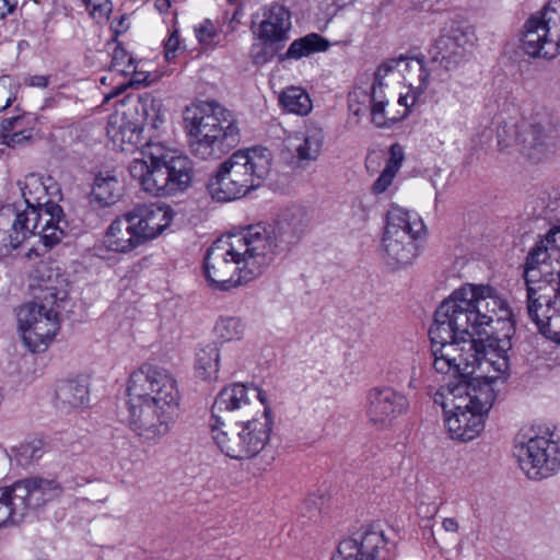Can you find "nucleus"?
Listing matches in <instances>:
<instances>
[{
  "instance_id": "42",
  "label": "nucleus",
  "mask_w": 560,
  "mask_h": 560,
  "mask_svg": "<svg viewBox=\"0 0 560 560\" xmlns=\"http://www.w3.org/2000/svg\"><path fill=\"white\" fill-rule=\"evenodd\" d=\"M440 21L446 24L443 28L446 35L458 33V35L466 36L474 33V26L468 22L466 12H454L452 16L450 14L441 15Z\"/></svg>"
},
{
  "instance_id": "1",
  "label": "nucleus",
  "mask_w": 560,
  "mask_h": 560,
  "mask_svg": "<svg viewBox=\"0 0 560 560\" xmlns=\"http://www.w3.org/2000/svg\"><path fill=\"white\" fill-rule=\"evenodd\" d=\"M511 317L508 302L486 284L466 283L440 304L429 329L432 366L454 381L434 394L435 404L444 409L451 392L463 384L506 380L512 327L503 337L494 336L491 327Z\"/></svg>"
},
{
  "instance_id": "3",
  "label": "nucleus",
  "mask_w": 560,
  "mask_h": 560,
  "mask_svg": "<svg viewBox=\"0 0 560 560\" xmlns=\"http://www.w3.org/2000/svg\"><path fill=\"white\" fill-rule=\"evenodd\" d=\"M128 424L144 443L156 444L167 435L180 413L182 395L167 369L142 364L127 383Z\"/></svg>"
},
{
  "instance_id": "34",
  "label": "nucleus",
  "mask_w": 560,
  "mask_h": 560,
  "mask_svg": "<svg viewBox=\"0 0 560 560\" xmlns=\"http://www.w3.org/2000/svg\"><path fill=\"white\" fill-rule=\"evenodd\" d=\"M409 69L410 71L418 72V83L413 85L410 83L411 94L400 95L398 103L406 107L413 106L417 102V98L423 93L425 88L429 84L430 70L424 66L423 60L420 58H415L407 60L404 58V62L401 67Z\"/></svg>"
},
{
  "instance_id": "51",
  "label": "nucleus",
  "mask_w": 560,
  "mask_h": 560,
  "mask_svg": "<svg viewBox=\"0 0 560 560\" xmlns=\"http://www.w3.org/2000/svg\"><path fill=\"white\" fill-rule=\"evenodd\" d=\"M186 49V45L182 46L180 37H167L164 42V55L167 61L177 57L178 52Z\"/></svg>"
},
{
  "instance_id": "52",
  "label": "nucleus",
  "mask_w": 560,
  "mask_h": 560,
  "mask_svg": "<svg viewBox=\"0 0 560 560\" xmlns=\"http://www.w3.org/2000/svg\"><path fill=\"white\" fill-rule=\"evenodd\" d=\"M404 160V152L400 145L393 144L390 147V156L387 161L385 168H390L393 172L397 173L401 162Z\"/></svg>"
},
{
  "instance_id": "62",
  "label": "nucleus",
  "mask_w": 560,
  "mask_h": 560,
  "mask_svg": "<svg viewBox=\"0 0 560 560\" xmlns=\"http://www.w3.org/2000/svg\"><path fill=\"white\" fill-rule=\"evenodd\" d=\"M25 44H26V42H25V40H22V42H20V43H19V47H20V48L25 47Z\"/></svg>"
},
{
  "instance_id": "33",
  "label": "nucleus",
  "mask_w": 560,
  "mask_h": 560,
  "mask_svg": "<svg viewBox=\"0 0 560 560\" xmlns=\"http://www.w3.org/2000/svg\"><path fill=\"white\" fill-rule=\"evenodd\" d=\"M128 78L126 81L119 83L113 92L109 93L107 98L118 96L128 88L147 86L159 80L160 75L145 68V62L137 60V62L124 74Z\"/></svg>"
},
{
  "instance_id": "59",
  "label": "nucleus",
  "mask_w": 560,
  "mask_h": 560,
  "mask_svg": "<svg viewBox=\"0 0 560 560\" xmlns=\"http://www.w3.org/2000/svg\"><path fill=\"white\" fill-rule=\"evenodd\" d=\"M548 232H555L556 235H557V241L560 242V225L559 226H553L552 229H550Z\"/></svg>"
},
{
  "instance_id": "5",
  "label": "nucleus",
  "mask_w": 560,
  "mask_h": 560,
  "mask_svg": "<svg viewBox=\"0 0 560 560\" xmlns=\"http://www.w3.org/2000/svg\"><path fill=\"white\" fill-rule=\"evenodd\" d=\"M184 127L190 148L201 160L220 159L240 142V129L232 113L217 102H198L185 108Z\"/></svg>"
},
{
  "instance_id": "45",
  "label": "nucleus",
  "mask_w": 560,
  "mask_h": 560,
  "mask_svg": "<svg viewBox=\"0 0 560 560\" xmlns=\"http://www.w3.org/2000/svg\"><path fill=\"white\" fill-rule=\"evenodd\" d=\"M43 441L35 439L31 442L21 444L16 448V457L21 465L28 464L34 459H38L43 455Z\"/></svg>"
},
{
  "instance_id": "49",
  "label": "nucleus",
  "mask_w": 560,
  "mask_h": 560,
  "mask_svg": "<svg viewBox=\"0 0 560 560\" xmlns=\"http://www.w3.org/2000/svg\"><path fill=\"white\" fill-rule=\"evenodd\" d=\"M388 102L382 104H371V117L372 121L377 127H387L389 122H394L395 118H388L385 113V107Z\"/></svg>"
},
{
  "instance_id": "26",
  "label": "nucleus",
  "mask_w": 560,
  "mask_h": 560,
  "mask_svg": "<svg viewBox=\"0 0 560 560\" xmlns=\"http://www.w3.org/2000/svg\"><path fill=\"white\" fill-rule=\"evenodd\" d=\"M89 401L88 386L78 381H62L55 390V406L62 412H70Z\"/></svg>"
},
{
  "instance_id": "60",
  "label": "nucleus",
  "mask_w": 560,
  "mask_h": 560,
  "mask_svg": "<svg viewBox=\"0 0 560 560\" xmlns=\"http://www.w3.org/2000/svg\"><path fill=\"white\" fill-rule=\"evenodd\" d=\"M207 37H197L198 44H203Z\"/></svg>"
},
{
  "instance_id": "7",
  "label": "nucleus",
  "mask_w": 560,
  "mask_h": 560,
  "mask_svg": "<svg viewBox=\"0 0 560 560\" xmlns=\"http://www.w3.org/2000/svg\"><path fill=\"white\" fill-rule=\"evenodd\" d=\"M271 166L272 155L267 148L238 150L210 177L208 192L219 202L237 200L257 189L269 175Z\"/></svg>"
},
{
  "instance_id": "2",
  "label": "nucleus",
  "mask_w": 560,
  "mask_h": 560,
  "mask_svg": "<svg viewBox=\"0 0 560 560\" xmlns=\"http://www.w3.org/2000/svg\"><path fill=\"white\" fill-rule=\"evenodd\" d=\"M308 225L301 207L285 210L273 224L246 228L241 234L217 240L207 250L203 272L214 290L230 291L261 276L277 256L299 243Z\"/></svg>"
},
{
  "instance_id": "36",
  "label": "nucleus",
  "mask_w": 560,
  "mask_h": 560,
  "mask_svg": "<svg viewBox=\"0 0 560 560\" xmlns=\"http://www.w3.org/2000/svg\"><path fill=\"white\" fill-rule=\"evenodd\" d=\"M106 51L110 57L109 70L124 75L137 62L131 52L118 40V37H112L106 43Z\"/></svg>"
},
{
  "instance_id": "63",
  "label": "nucleus",
  "mask_w": 560,
  "mask_h": 560,
  "mask_svg": "<svg viewBox=\"0 0 560 560\" xmlns=\"http://www.w3.org/2000/svg\"><path fill=\"white\" fill-rule=\"evenodd\" d=\"M25 44H26V42H25V40H22V42H20V43H19V47H20V48L25 47Z\"/></svg>"
},
{
  "instance_id": "22",
  "label": "nucleus",
  "mask_w": 560,
  "mask_h": 560,
  "mask_svg": "<svg viewBox=\"0 0 560 560\" xmlns=\"http://www.w3.org/2000/svg\"><path fill=\"white\" fill-rule=\"evenodd\" d=\"M324 130L313 120H307L304 128L289 138V148L300 163L316 161L324 143Z\"/></svg>"
},
{
  "instance_id": "16",
  "label": "nucleus",
  "mask_w": 560,
  "mask_h": 560,
  "mask_svg": "<svg viewBox=\"0 0 560 560\" xmlns=\"http://www.w3.org/2000/svg\"><path fill=\"white\" fill-rule=\"evenodd\" d=\"M409 409L406 395L390 386H375L365 395V416L370 424L386 430Z\"/></svg>"
},
{
  "instance_id": "48",
  "label": "nucleus",
  "mask_w": 560,
  "mask_h": 560,
  "mask_svg": "<svg viewBox=\"0 0 560 560\" xmlns=\"http://www.w3.org/2000/svg\"><path fill=\"white\" fill-rule=\"evenodd\" d=\"M396 174L397 173L393 172L390 168L384 167L378 178L374 182V184L371 187L372 194L381 195L385 192L388 189V187L393 184Z\"/></svg>"
},
{
  "instance_id": "8",
  "label": "nucleus",
  "mask_w": 560,
  "mask_h": 560,
  "mask_svg": "<svg viewBox=\"0 0 560 560\" xmlns=\"http://www.w3.org/2000/svg\"><path fill=\"white\" fill-rule=\"evenodd\" d=\"M49 208L43 212L18 210L11 205L0 208V255H8L36 235L47 248L59 244L67 235L68 222L61 207Z\"/></svg>"
},
{
  "instance_id": "30",
  "label": "nucleus",
  "mask_w": 560,
  "mask_h": 560,
  "mask_svg": "<svg viewBox=\"0 0 560 560\" xmlns=\"http://www.w3.org/2000/svg\"><path fill=\"white\" fill-rule=\"evenodd\" d=\"M25 513L22 503L15 497L14 486L0 488V527L16 525Z\"/></svg>"
},
{
  "instance_id": "13",
  "label": "nucleus",
  "mask_w": 560,
  "mask_h": 560,
  "mask_svg": "<svg viewBox=\"0 0 560 560\" xmlns=\"http://www.w3.org/2000/svg\"><path fill=\"white\" fill-rule=\"evenodd\" d=\"M60 312L56 306L31 301L20 306L18 323L25 346L32 352H44L60 329Z\"/></svg>"
},
{
  "instance_id": "61",
  "label": "nucleus",
  "mask_w": 560,
  "mask_h": 560,
  "mask_svg": "<svg viewBox=\"0 0 560 560\" xmlns=\"http://www.w3.org/2000/svg\"><path fill=\"white\" fill-rule=\"evenodd\" d=\"M170 35H172V36L178 35V30L174 28V30L170 33Z\"/></svg>"
},
{
  "instance_id": "12",
  "label": "nucleus",
  "mask_w": 560,
  "mask_h": 560,
  "mask_svg": "<svg viewBox=\"0 0 560 560\" xmlns=\"http://www.w3.org/2000/svg\"><path fill=\"white\" fill-rule=\"evenodd\" d=\"M266 405V394L254 385L233 383L223 387L217 395L211 408L213 430L225 428L242 419L262 412Z\"/></svg>"
},
{
  "instance_id": "24",
  "label": "nucleus",
  "mask_w": 560,
  "mask_h": 560,
  "mask_svg": "<svg viewBox=\"0 0 560 560\" xmlns=\"http://www.w3.org/2000/svg\"><path fill=\"white\" fill-rule=\"evenodd\" d=\"M253 23H258V35H287L291 28V12L282 4L272 2L260 8Z\"/></svg>"
},
{
  "instance_id": "18",
  "label": "nucleus",
  "mask_w": 560,
  "mask_h": 560,
  "mask_svg": "<svg viewBox=\"0 0 560 560\" xmlns=\"http://www.w3.org/2000/svg\"><path fill=\"white\" fill-rule=\"evenodd\" d=\"M33 301L61 311L69 296V281L57 268L43 266L37 269L35 283L32 284Z\"/></svg>"
},
{
  "instance_id": "53",
  "label": "nucleus",
  "mask_w": 560,
  "mask_h": 560,
  "mask_svg": "<svg viewBox=\"0 0 560 560\" xmlns=\"http://www.w3.org/2000/svg\"><path fill=\"white\" fill-rule=\"evenodd\" d=\"M130 27L129 16L127 14H122L117 19H114L110 23V30L113 35H122Z\"/></svg>"
},
{
  "instance_id": "25",
  "label": "nucleus",
  "mask_w": 560,
  "mask_h": 560,
  "mask_svg": "<svg viewBox=\"0 0 560 560\" xmlns=\"http://www.w3.org/2000/svg\"><path fill=\"white\" fill-rule=\"evenodd\" d=\"M540 31L544 35H560V0H550L542 10L532 14L524 24L522 35Z\"/></svg>"
},
{
  "instance_id": "57",
  "label": "nucleus",
  "mask_w": 560,
  "mask_h": 560,
  "mask_svg": "<svg viewBox=\"0 0 560 560\" xmlns=\"http://www.w3.org/2000/svg\"><path fill=\"white\" fill-rule=\"evenodd\" d=\"M442 527L447 533H457L459 529V524L454 517H445L442 521Z\"/></svg>"
},
{
  "instance_id": "39",
  "label": "nucleus",
  "mask_w": 560,
  "mask_h": 560,
  "mask_svg": "<svg viewBox=\"0 0 560 560\" xmlns=\"http://www.w3.org/2000/svg\"><path fill=\"white\" fill-rule=\"evenodd\" d=\"M404 62V58L399 59H390L388 61L383 62L374 74V82L371 86L370 102L371 104H382L383 102H388L384 88L386 84L384 83V79L393 72L396 68L401 67Z\"/></svg>"
},
{
  "instance_id": "17",
  "label": "nucleus",
  "mask_w": 560,
  "mask_h": 560,
  "mask_svg": "<svg viewBox=\"0 0 560 560\" xmlns=\"http://www.w3.org/2000/svg\"><path fill=\"white\" fill-rule=\"evenodd\" d=\"M331 560H393L382 530L362 528L339 542Z\"/></svg>"
},
{
  "instance_id": "46",
  "label": "nucleus",
  "mask_w": 560,
  "mask_h": 560,
  "mask_svg": "<svg viewBox=\"0 0 560 560\" xmlns=\"http://www.w3.org/2000/svg\"><path fill=\"white\" fill-rule=\"evenodd\" d=\"M19 83L14 82L10 77L0 78V112L11 106L16 100Z\"/></svg>"
},
{
  "instance_id": "58",
  "label": "nucleus",
  "mask_w": 560,
  "mask_h": 560,
  "mask_svg": "<svg viewBox=\"0 0 560 560\" xmlns=\"http://www.w3.org/2000/svg\"><path fill=\"white\" fill-rule=\"evenodd\" d=\"M154 8L160 13H166L171 8V1L170 0H155L154 1Z\"/></svg>"
},
{
  "instance_id": "21",
  "label": "nucleus",
  "mask_w": 560,
  "mask_h": 560,
  "mask_svg": "<svg viewBox=\"0 0 560 560\" xmlns=\"http://www.w3.org/2000/svg\"><path fill=\"white\" fill-rule=\"evenodd\" d=\"M419 235L384 234L382 240V259L392 270L410 266L418 255L416 238Z\"/></svg>"
},
{
  "instance_id": "38",
  "label": "nucleus",
  "mask_w": 560,
  "mask_h": 560,
  "mask_svg": "<svg viewBox=\"0 0 560 560\" xmlns=\"http://www.w3.org/2000/svg\"><path fill=\"white\" fill-rule=\"evenodd\" d=\"M285 37H257L250 48V58L257 66L269 62L282 48Z\"/></svg>"
},
{
  "instance_id": "32",
  "label": "nucleus",
  "mask_w": 560,
  "mask_h": 560,
  "mask_svg": "<svg viewBox=\"0 0 560 560\" xmlns=\"http://www.w3.org/2000/svg\"><path fill=\"white\" fill-rule=\"evenodd\" d=\"M121 191V185L116 176L100 174L95 177L92 197L101 207H107L115 203Z\"/></svg>"
},
{
  "instance_id": "11",
  "label": "nucleus",
  "mask_w": 560,
  "mask_h": 560,
  "mask_svg": "<svg viewBox=\"0 0 560 560\" xmlns=\"http://www.w3.org/2000/svg\"><path fill=\"white\" fill-rule=\"evenodd\" d=\"M269 407L262 412L213 430V440L228 457L246 460L256 457L267 446L272 430Z\"/></svg>"
},
{
  "instance_id": "6",
  "label": "nucleus",
  "mask_w": 560,
  "mask_h": 560,
  "mask_svg": "<svg viewBox=\"0 0 560 560\" xmlns=\"http://www.w3.org/2000/svg\"><path fill=\"white\" fill-rule=\"evenodd\" d=\"M541 237L529 250L524 279L528 316L541 335L552 339L557 331L551 329L550 319L557 312L556 305L560 303V273L552 269L553 261Z\"/></svg>"
},
{
  "instance_id": "44",
  "label": "nucleus",
  "mask_w": 560,
  "mask_h": 560,
  "mask_svg": "<svg viewBox=\"0 0 560 560\" xmlns=\"http://www.w3.org/2000/svg\"><path fill=\"white\" fill-rule=\"evenodd\" d=\"M24 130L35 132V119L27 114L4 118L0 122V132H24Z\"/></svg>"
},
{
  "instance_id": "23",
  "label": "nucleus",
  "mask_w": 560,
  "mask_h": 560,
  "mask_svg": "<svg viewBox=\"0 0 560 560\" xmlns=\"http://www.w3.org/2000/svg\"><path fill=\"white\" fill-rule=\"evenodd\" d=\"M143 244L127 213L114 220L108 226L104 245L115 253H129Z\"/></svg>"
},
{
  "instance_id": "19",
  "label": "nucleus",
  "mask_w": 560,
  "mask_h": 560,
  "mask_svg": "<svg viewBox=\"0 0 560 560\" xmlns=\"http://www.w3.org/2000/svg\"><path fill=\"white\" fill-rule=\"evenodd\" d=\"M142 242L160 235L171 223L173 211L158 203H144L126 212Z\"/></svg>"
},
{
  "instance_id": "47",
  "label": "nucleus",
  "mask_w": 560,
  "mask_h": 560,
  "mask_svg": "<svg viewBox=\"0 0 560 560\" xmlns=\"http://www.w3.org/2000/svg\"><path fill=\"white\" fill-rule=\"evenodd\" d=\"M35 132H0L1 142L11 149L21 148L32 143Z\"/></svg>"
},
{
  "instance_id": "9",
  "label": "nucleus",
  "mask_w": 560,
  "mask_h": 560,
  "mask_svg": "<svg viewBox=\"0 0 560 560\" xmlns=\"http://www.w3.org/2000/svg\"><path fill=\"white\" fill-rule=\"evenodd\" d=\"M498 381L479 380L476 384H463L451 392L444 401V422L451 439L469 442L485 429V419L491 409Z\"/></svg>"
},
{
  "instance_id": "50",
  "label": "nucleus",
  "mask_w": 560,
  "mask_h": 560,
  "mask_svg": "<svg viewBox=\"0 0 560 560\" xmlns=\"http://www.w3.org/2000/svg\"><path fill=\"white\" fill-rule=\"evenodd\" d=\"M229 5L234 7V11L229 19V27L226 32H235V24L241 23V19L244 16L245 3L244 0H225Z\"/></svg>"
},
{
  "instance_id": "10",
  "label": "nucleus",
  "mask_w": 560,
  "mask_h": 560,
  "mask_svg": "<svg viewBox=\"0 0 560 560\" xmlns=\"http://www.w3.org/2000/svg\"><path fill=\"white\" fill-rule=\"evenodd\" d=\"M164 118L161 103L150 93L129 94L120 101L107 124V136L122 151L137 147L145 126L158 129Z\"/></svg>"
},
{
  "instance_id": "54",
  "label": "nucleus",
  "mask_w": 560,
  "mask_h": 560,
  "mask_svg": "<svg viewBox=\"0 0 560 560\" xmlns=\"http://www.w3.org/2000/svg\"><path fill=\"white\" fill-rule=\"evenodd\" d=\"M197 35H215L217 28L214 26V23L206 19L198 27L195 28Z\"/></svg>"
},
{
  "instance_id": "27",
  "label": "nucleus",
  "mask_w": 560,
  "mask_h": 560,
  "mask_svg": "<svg viewBox=\"0 0 560 560\" xmlns=\"http://www.w3.org/2000/svg\"><path fill=\"white\" fill-rule=\"evenodd\" d=\"M459 37H436L429 49L432 63H440L445 70H452L465 56Z\"/></svg>"
},
{
  "instance_id": "35",
  "label": "nucleus",
  "mask_w": 560,
  "mask_h": 560,
  "mask_svg": "<svg viewBox=\"0 0 560 560\" xmlns=\"http://www.w3.org/2000/svg\"><path fill=\"white\" fill-rule=\"evenodd\" d=\"M220 353L215 345L200 347L196 353L195 370L202 380L217 378Z\"/></svg>"
},
{
  "instance_id": "55",
  "label": "nucleus",
  "mask_w": 560,
  "mask_h": 560,
  "mask_svg": "<svg viewBox=\"0 0 560 560\" xmlns=\"http://www.w3.org/2000/svg\"><path fill=\"white\" fill-rule=\"evenodd\" d=\"M18 7L16 0H0V19H5Z\"/></svg>"
},
{
  "instance_id": "15",
  "label": "nucleus",
  "mask_w": 560,
  "mask_h": 560,
  "mask_svg": "<svg viewBox=\"0 0 560 560\" xmlns=\"http://www.w3.org/2000/svg\"><path fill=\"white\" fill-rule=\"evenodd\" d=\"M509 129L514 133V141L521 153L528 160L538 163L556 154L559 128L550 117L542 116L533 121H522Z\"/></svg>"
},
{
  "instance_id": "40",
  "label": "nucleus",
  "mask_w": 560,
  "mask_h": 560,
  "mask_svg": "<svg viewBox=\"0 0 560 560\" xmlns=\"http://www.w3.org/2000/svg\"><path fill=\"white\" fill-rule=\"evenodd\" d=\"M330 43L325 37H300L295 39L287 51L288 58L299 59L313 52L326 51Z\"/></svg>"
},
{
  "instance_id": "37",
  "label": "nucleus",
  "mask_w": 560,
  "mask_h": 560,
  "mask_svg": "<svg viewBox=\"0 0 560 560\" xmlns=\"http://www.w3.org/2000/svg\"><path fill=\"white\" fill-rule=\"evenodd\" d=\"M522 49L534 58L552 59L560 54V37H536V39H522Z\"/></svg>"
},
{
  "instance_id": "14",
  "label": "nucleus",
  "mask_w": 560,
  "mask_h": 560,
  "mask_svg": "<svg viewBox=\"0 0 560 560\" xmlns=\"http://www.w3.org/2000/svg\"><path fill=\"white\" fill-rule=\"evenodd\" d=\"M514 455L529 479L548 478L560 469V441L553 440L552 434L518 441Z\"/></svg>"
},
{
  "instance_id": "41",
  "label": "nucleus",
  "mask_w": 560,
  "mask_h": 560,
  "mask_svg": "<svg viewBox=\"0 0 560 560\" xmlns=\"http://www.w3.org/2000/svg\"><path fill=\"white\" fill-rule=\"evenodd\" d=\"M245 324L240 317L222 316L214 326L215 336L223 342L240 340L245 332Z\"/></svg>"
},
{
  "instance_id": "56",
  "label": "nucleus",
  "mask_w": 560,
  "mask_h": 560,
  "mask_svg": "<svg viewBox=\"0 0 560 560\" xmlns=\"http://www.w3.org/2000/svg\"><path fill=\"white\" fill-rule=\"evenodd\" d=\"M25 84L35 88H46L48 85V77L46 75H31L25 79Z\"/></svg>"
},
{
  "instance_id": "43",
  "label": "nucleus",
  "mask_w": 560,
  "mask_h": 560,
  "mask_svg": "<svg viewBox=\"0 0 560 560\" xmlns=\"http://www.w3.org/2000/svg\"><path fill=\"white\" fill-rule=\"evenodd\" d=\"M80 2L85 7L89 15L97 24L108 22L109 15L113 11V3L110 0H80Z\"/></svg>"
},
{
  "instance_id": "20",
  "label": "nucleus",
  "mask_w": 560,
  "mask_h": 560,
  "mask_svg": "<svg viewBox=\"0 0 560 560\" xmlns=\"http://www.w3.org/2000/svg\"><path fill=\"white\" fill-rule=\"evenodd\" d=\"M15 497L22 503L25 515L28 510H35L47 502L58 498L62 489L60 485L52 479L42 477H31L13 483Z\"/></svg>"
},
{
  "instance_id": "4",
  "label": "nucleus",
  "mask_w": 560,
  "mask_h": 560,
  "mask_svg": "<svg viewBox=\"0 0 560 560\" xmlns=\"http://www.w3.org/2000/svg\"><path fill=\"white\" fill-rule=\"evenodd\" d=\"M142 155L129 163L128 172L145 192L155 197L174 196L191 185L194 166L188 156L153 141L147 143Z\"/></svg>"
},
{
  "instance_id": "29",
  "label": "nucleus",
  "mask_w": 560,
  "mask_h": 560,
  "mask_svg": "<svg viewBox=\"0 0 560 560\" xmlns=\"http://www.w3.org/2000/svg\"><path fill=\"white\" fill-rule=\"evenodd\" d=\"M21 189L27 206L26 209L32 208L36 212H43L44 210L50 211V206L60 207L47 199V186L44 184L43 178L37 174L27 175Z\"/></svg>"
},
{
  "instance_id": "31",
  "label": "nucleus",
  "mask_w": 560,
  "mask_h": 560,
  "mask_svg": "<svg viewBox=\"0 0 560 560\" xmlns=\"http://www.w3.org/2000/svg\"><path fill=\"white\" fill-rule=\"evenodd\" d=\"M280 105L288 112L306 116L313 108L308 93L300 86H288L279 95Z\"/></svg>"
},
{
  "instance_id": "28",
  "label": "nucleus",
  "mask_w": 560,
  "mask_h": 560,
  "mask_svg": "<svg viewBox=\"0 0 560 560\" xmlns=\"http://www.w3.org/2000/svg\"><path fill=\"white\" fill-rule=\"evenodd\" d=\"M423 230V223L417 214H410L406 209L392 205L386 214V226L384 234L419 235Z\"/></svg>"
}]
</instances>
